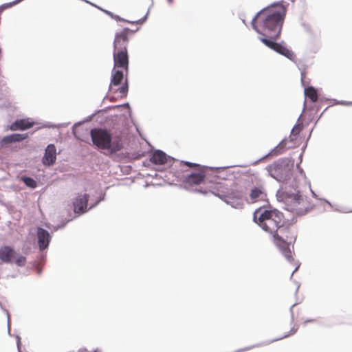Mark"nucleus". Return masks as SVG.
<instances>
[{
  "mask_svg": "<svg viewBox=\"0 0 352 352\" xmlns=\"http://www.w3.org/2000/svg\"><path fill=\"white\" fill-rule=\"evenodd\" d=\"M288 142L287 138L283 139L278 144L276 145L274 148L271 149L267 154L255 161L253 164H256L258 162L262 161L263 160L268 157H273L276 156L280 154H282L285 151L287 148V144Z\"/></svg>",
  "mask_w": 352,
  "mask_h": 352,
  "instance_id": "f3484780",
  "label": "nucleus"
},
{
  "mask_svg": "<svg viewBox=\"0 0 352 352\" xmlns=\"http://www.w3.org/2000/svg\"><path fill=\"white\" fill-rule=\"evenodd\" d=\"M100 203V200H96L94 204H91L89 207H88L89 210L94 208Z\"/></svg>",
  "mask_w": 352,
  "mask_h": 352,
  "instance_id": "c9c22d12",
  "label": "nucleus"
},
{
  "mask_svg": "<svg viewBox=\"0 0 352 352\" xmlns=\"http://www.w3.org/2000/svg\"><path fill=\"white\" fill-rule=\"evenodd\" d=\"M278 226V228L274 230V232L271 234L274 242L285 258L292 263L294 261L292 252L297 239V233L290 230V228L282 224L281 222Z\"/></svg>",
  "mask_w": 352,
  "mask_h": 352,
  "instance_id": "39448f33",
  "label": "nucleus"
},
{
  "mask_svg": "<svg viewBox=\"0 0 352 352\" xmlns=\"http://www.w3.org/2000/svg\"><path fill=\"white\" fill-rule=\"evenodd\" d=\"M321 98H323V102H326V101L331 100V99H329V98H326V97H324V96H322V95H321Z\"/></svg>",
  "mask_w": 352,
  "mask_h": 352,
  "instance_id": "3c124183",
  "label": "nucleus"
},
{
  "mask_svg": "<svg viewBox=\"0 0 352 352\" xmlns=\"http://www.w3.org/2000/svg\"><path fill=\"white\" fill-rule=\"evenodd\" d=\"M94 352H98V349L95 350Z\"/></svg>",
  "mask_w": 352,
  "mask_h": 352,
  "instance_id": "e2e57ef3",
  "label": "nucleus"
},
{
  "mask_svg": "<svg viewBox=\"0 0 352 352\" xmlns=\"http://www.w3.org/2000/svg\"><path fill=\"white\" fill-rule=\"evenodd\" d=\"M89 195L88 193H78L72 199V210L75 215L72 217L73 220L79 216L87 213L89 211L88 203L89 200Z\"/></svg>",
  "mask_w": 352,
  "mask_h": 352,
  "instance_id": "9d476101",
  "label": "nucleus"
},
{
  "mask_svg": "<svg viewBox=\"0 0 352 352\" xmlns=\"http://www.w3.org/2000/svg\"><path fill=\"white\" fill-rule=\"evenodd\" d=\"M123 107H127L128 108L129 115V116H131V113H132V111H131V109L130 107V104H129V103L128 102H124V103H123L122 104L108 106L107 107H104V109L96 110L94 113L88 116L87 117H86L83 120L75 122L73 126L72 127V131L73 135H74V137L76 138H78L77 135H76V127L77 126H80V124H83L85 122H88L91 121L96 114H97L98 113H100V112L107 113V111H109L111 109H122Z\"/></svg>",
  "mask_w": 352,
  "mask_h": 352,
  "instance_id": "9b49d317",
  "label": "nucleus"
},
{
  "mask_svg": "<svg viewBox=\"0 0 352 352\" xmlns=\"http://www.w3.org/2000/svg\"><path fill=\"white\" fill-rule=\"evenodd\" d=\"M329 107H331V105H329V107H326V108L324 109V111H323L320 113V115L319 116L318 119H319V118H320L322 117V116L323 115V113H324L327 110V109H328Z\"/></svg>",
  "mask_w": 352,
  "mask_h": 352,
  "instance_id": "de8ad7c7",
  "label": "nucleus"
},
{
  "mask_svg": "<svg viewBox=\"0 0 352 352\" xmlns=\"http://www.w3.org/2000/svg\"><path fill=\"white\" fill-rule=\"evenodd\" d=\"M316 322V319H307L305 321V324H307V323H311V322Z\"/></svg>",
  "mask_w": 352,
  "mask_h": 352,
  "instance_id": "79ce46f5",
  "label": "nucleus"
},
{
  "mask_svg": "<svg viewBox=\"0 0 352 352\" xmlns=\"http://www.w3.org/2000/svg\"><path fill=\"white\" fill-rule=\"evenodd\" d=\"M113 66H128L127 50L113 51Z\"/></svg>",
  "mask_w": 352,
  "mask_h": 352,
  "instance_id": "412c9836",
  "label": "nucleus"
},
{
  "mask_svg": "<svg viewBox=\"0 0 352 352\" xmlns=\"http://www.w3.org/2000/svg\"><path fill=\"white\" fill-rule=\"evenodd\" d=\"M280 183V187L276 191V197L278 201L285 204L283 208L290 212L295 211L297 216L307 214L311 208L298 207L304 202V197L299 189L297 177H292L289 180Z\"/></svg>",
  "mask_w": 352,
  "mask_h": 352,
  "instance_id": "f03ea898",
  "label": "nucleus"
},
{
  "mask_svg": "<svg viewBox=\"0 0 352 352\" xmlns=\"http://www.w3.org/2000/svg\"><path fill=\"white\" fill-rule=\"evenodd\" d=\"M33 244L30 241H25L23 242L21 250L23 253L28 254L31 252Z\"/></svg>",
  "mask_w": 352,
  "mask_h": 352,
  "instance_id": "bb28decb",
  "label": "nucleus"
},
{
  "mask_svg": "<svg viewBox=\"0 0 352 352\" xmlns=\"http://www.w3.org/2000/svg\"><path fill=\"white\" fill-rule=\"evenodd\" d=\"M285 14V8L280 3H277L272 4L270 8L261 10L253 17L251 24L253 29L260 35L259 40L265 45L294 60L296 55L287 47L285 43L276 42L280 35Z\"/></svg>",
  "mask_w": 352,
  "mask_h": 352,
  "instance_id": "f257e3e1",
  "label": "nucleus"
},
{
  "mask_svg": "<svg viewBox=\"0 0 352 352\" xmlns=\"http://www.w3.org/2000/svg\"><path fill=\"white\" fill-rule=\"evenodd\" d=\"M298 68L300 71V81L302 86L304 87L305 97L309 98L312 102H316V101L319 100L320 102L322 103L323 98H321V94L318 89L312 85L307 86V85L309 83V80H307L306 79V67H303L302 69H301L300 67Z\"/></svg>",
  "mask_w": 352,
  "mask_h": 352,
  "instance_id": "1a4fd4ad",
  "label": "nucleus"
},
{
  "mask_svg": "<svg viewBox=\"0 0 352 352\" xmlns=\"http://www.w3.org/2000/svg\"><path fill=\"white\" fill-rule=\"evenodd\" d=\"M296 284H297V287H296V292H295L296 294H297V292H298V289L300 288V284L299 283H296Z\"/></svg>",
  "mask_w": 352,
  "mask_h": 352,
  "instance_id": "864d4df0",
  "label": "nucleus"
},
{
  "mask_svg": "<svg viewBox=\"0 0 352 352\" xmlns=\"http://www.w3.org/2000/svg\"><path fill=\"white\" fill-rule=\"evenodd\" d=\"M3 312L6 314L7 316V327H8V334L11 336V333H10V315H9V313H8V311L6 309H3Z\"/></svg>",
  "mask_w": 352,
  "mask_h": 352,
  "instance_id": "473e14b6",
  "label": "nucleus"
},
{
  "mask_svg": "<svg viewBox=\"0 0 352 352\" xmlns=\"http://www.w3.org/2000/svg\"><path fill=\"white\" fill-rule=\"evenodd\" d=\"M104 197H105V194L104 193V194H102L97 200H100V202H101L102 201L104 200Z\"/></svg>",
  "mask_w": 352,
  "mask_h": 352,
  "instance_id": "37998d69",
  "label": "nucleus"
},
{
  "mask_svg": "<svg viewBox=\"0 0 352 352\" xmlns=\"http://www.w3.org/2000/svg\"><path fill=\"white\" fill-rule=\"evenodd\" d=\"M149 162H148V161H144L142 162V164H143L144 166H149Z\"/></svg>",
  "mask_w": 352,
  "mask_h": 352,
  "instance_id": "09e8293b",
  "label": "nucleus"
},
{
  "mask_svg": "<svg viewBox=\"0 0 352 352\" xmlns=\"http://www.w3.org/2000/svg\"><path fill=\"white\" fill-rule=\"evenodd\" d=\"M98 8L100 9L99 7H98ZM100 10H101V8H100ZM102 10L104 13H106L107 14L110 16L111 18H113V19H116L117 21H126V22L129 23H134L133 21H129L124 20V19L120 18L119 16L116 15V14H113L112 12H109L108 10H102Z\"/></svg>",
  "mask_w": 352,
  "mask_h": 352,
  "instance_id": "c85d7f7f",
  "label": "nucleus"
},
{
  "mask_svg": "<svg viewBox=\"0 0 352 352\" xmlns=\"http://www.w3.org/2000/svg\"><path fill=\"white\" fill-rule=\"evenodd\" d=\"M340 104L346 106H352V102H347L345 100H340Z\"/></svg>",
  "mask_w": 352,
  "mask_h": 352,
  "instance_id": "e433bc0d",
  "label": "nucleus"
},
{
  "mask_svg": "<svg viewBox=\"0 0 352 352\" xmlns=\"http://www.w3.org/2000/svg\"><path fill=\"white\" fill-rule=\"evenodd\" d=\"M322 200H323L326 204H327L328 205H329L330 206H332V204H331L329 201H328L327 199H323Z\"/></svg>",
  "mask_w": 352,
  "mask_h": 352,
  "instance_id": "8fccbe9b",
  "label": "nucleus"
},
{
  "mask_svg": "<svg viewBox=\"0 0 352 352\" xmlns=\"http://www.w3.org/2000/svg\"><path fill=\"white\" fill-rule=\"evenodd\" d=\"M36 235L39 250L43 251L47 250L52 239V235L49 231L41 226H38Z\"/></svg>",
  "mask_w": 352,
  "mask_h": 352,
  "instance_id": "4468645a",
  "label": "nucleus"
},
{
  "mask_svg": "<svg viewBox=\"0 0 352 352\" xmlns=\"http://www.w3.org/2000/svg\"><path fill=\"white\" fill-rule=\"evenodd\" d=\"M15 338H16V347H17L18 352H21V338L20 336H19V335H16Z\"/></svg>",
  "mask_w": 352,
  "mask_h": 352,
  "instance_id": "72a5a7b5",
  "label": "nucleus"
},
{
  "mask_svg": "<svg viewBox=\"0 0 352 352\" xmlns=\"http://www.w3.org/2000/svg\"><path fill=\"white\" fill-rule=\"evenodd\" d=\"M302 129V126H300V125H299L298 124H296L293 126L291 132H292V133H294L296 136H298L299 133L301 131Z\"/></svg>",
  "mask_w": 352,
  "mask_h": 352,
  "instance_id": "2f4dec72",
  "label": "nucleus"
},
{
  "mask_svg": "<svg viewBox=\"0 0 352 352\" xmlns=\"http://www.w3.org/2000/svg\"><path fill=\"white\" fill-rule=\"evenodd\" d=\"M312 131H313V129L311 130V131H310V133H309V136H308V138H307V141H308V140L310 138Z\"/></svg>",
  "mask_w": 352,
  "mask_h": 352,
  "instance_id": "4d7b16f0",
  "label": "nucleus"
},
{
  "mask_svg": "<svg viewBox=\"0 0 352 352\" xmlns=\"http://www.w3.org/2000/svg\"><path fill=\"white\" fill-rule=\"evenodd\" d=\"M133 32V31L128 28H124L122 31L116 32L113 42V51L127 50L128 36Z\"/></svg>",
  "mask_w": 352,
  "mask_h": 352,
  "instance_id": "ddd939ff",
  "label": "nucleus"
},
{
  "mask_svg": "<svg viewBox=\"0 0 352 352\" xmlns=\"http://www.w3.org/2000/svg\"><path fill=\"white\" fill-rule=\"evenodd\" d=\"M89 135L92 145L104 155L116 154L124 148L122 135L104 126L91 129Z\"/></svg>",
  "mask_w": 352,
  "mask_h": 352,
  "instance_id": "7ed1b4c3",
  "label": "nucleus"
},
{
  "mask_svg": "<svg viewBox=\"0 0 352 352\" xmlns=\"http://www.w3.org/2000/svg\"><path fill=\"white\" fill-rule=\"evenodd\" d=\"M17 256L14 248L5 245L0 248V260L4 263H12Z\"/></svg>",
  "mask_w": 352,
  "mask_h": 352,
  "instance_id": "a211bd4d",
  "label": "nucleus"
},
{
  "mask_svg": "<svg viewBox=\"0 0 352 352\" xmlns=\"http://www.w3.org/2000/svg\"><path fill=\"white\" fill-rule=\"evenodd\" d=\"M72 220H73V219H69L66 221L61 222L59 224H57L56 226H52V228H51L52 232H56V231L58 230L59 229H62V228H65V226L67 225V223Z\"/></svg>",
  "mask_w": 352,
  "mask_h": 352,
  "instance_id": "cd10ccee",
  "label": "nucleus"
},
{
  "mask_svg": "<svg viewBox=\"0 0 352 352\" xmlns=\"http://www.w3.org/2000/svg\"><path fill=\"white\" fill-rule=\"evenodd\" d=\"M253 346H249V347H247V348H244V349H239L234 352H243V351H245L246 350H248V349H252Z\"/></svg>",
  "mask_w": 352,
  "mask_h": 352,
  "instance_id": "a19ab883",
  "label": "nucleus"
},
{
  "mask_svg": "<svg viewBox=\"0 0 352 352\" xmlns=\"http://www.w3.org/2000/svg\"><path fill=\"white\" fill-rule=\"evenodd\" d=\"M298 172L300 174V175L304 178V179H306V175H305V172L304 171V170L301 168L300 169H298Z\"/></svg>",
  "mask_w": 352,
  "mask_h": 352,
  "instance_id": "58836bf2",
  "label": "nucleus"
},
{
  "mask_svg": "<svg viewBox=\"0 0 352 352\" xmlns=\"http://www.w3.org/2000/svg\"><path fill=\"white\" fill-rule=\"evenodd\" d=\"M297 305L296 302H295L294 304H293L290 309H289V312L291 314V324H292L294 321V311H293V308Z\"/></svg>",
  "mask_w": 352,
  "mask_h": 352,
  "instance_id": "f704fd0d",
  "label": "nucleus"
},
{
  "mask_svg": "<svg viewBox=\"0 0 352 352\" xmlns=\"http://www.w3.org/2000/svg\"><path fill=\"white\" fill-rule=\"evenodd\" d=\"M34 124V122L32 121L30 118L16 119L11 124L8 125L6 126V129H10L11 131H25L32 128Z\"/></svg>",
  "mask_w": 352,
  "mask_h": 352,
  "instance_id": "6ab92c4d",
  "label": "nucleus"
},
{
  "mask_svg": "<svg viewBox=\"0 0 352 352\" xmlns=\"http://www.w3.org/2000/svg\"><path fill=\"white\" fill-rule=\"evenodd\" d=\"M20 180L28 188L35 189L38 186L37 181L32 177L28 175H21Z\"/></svg>",
  "mask_w": 352,
  "mask_h": 352,
  "instance_id": "5701e85b",
  "label": "nucleus"
},
{
  "mask_svg": "<svg viewBox=\"0 0 352 352\" xmlns=\"http://www.w3.org/2000/svg\"><path fill=\"white\" fill-rule=\"evenodd\" d=\"M56 147L54 144H49L45 149L43 156L41 159L43 165L45 167H50L53 166L56 161Z\"/></svg>",
  "mask_w": 352,
  "mask_h": 352,
  "instance_id": "2eb2a0df",
  "label": "nucleus"
},
{
  "mask_svg": "<svg viewBox=\"0 0 352 352\" xmlns=\"http://www.w3.org/2000/svg\"><path fill=\"white\" fill-rule=\"evenodd\" d=\"M306 147H307V144H305L304 146H302V148H301V149H302V153H303V152L305 151V150Z\"/></svg>",
  "mask_w": 352,
  "mask_h": 352,
  "instance_id": "5fc2aeb1",
  "label": "nucleus"
},
{
  "mask_svg": "<svg viewBox=\"0 0 352 352\" xmlns=\"http://www.w3.org/2000/svg\"><path fill=\"white\" fill-rule=\"evenodd\" d=\"M283 218V213L270 204L258 207L253 213V221L270 234L278 228Z\"/></svg>",
  "mask_w": 352,
  "mask_h": 352,
  "instance_id": "20e7f679",
  "label": "nucleus"
},
{
  "mask_svg": "<svg viewBox=\"0 0 352 352\" xmlns=\"http://www.w3.org/2000/svg\"><path fill=\"white\" fill-rule=\"evenodd\" d=\"M68 124H69V123H63V124H58V125L56 126V125L52 124H51V123H50V122H46V123L43 125V126H44V127H46V128H50H50L54 129V128H56H56H59V127H61V126H64V127H65V126H68Z\"/></svg>",
  "mask_w": 352,
  "mask_h": 352,
  "instance_id": "7c9ffc66",
  "label": "nucleus"
},
{
  "mask_svg": "<svg viewBox=\"0 0 352 352\" xmlns=\"http://www.w3.org/2000/svg\"><path fill=\"white\" fill-rule=\"evenodd\" d=\"M300 264L298 263L297 265V266L295 267V269L294 270V271L292 272V274L290 276V279L292 278L294 274L298 270V268L300 267Z\"/></svg>",
  "mask_w": 352,
  "mask_h": 352,
  "instance_id": "ea45409f",
  "label": "nucleus"
},
{
  "mask_svg": "<svg viewBox=\"0 0 352 352\" xmlns=\"http://www.w3.org/2000/svg\"><path fill=\"white\" fill-rule=\"evenodd\" d=\"M167 1H168V2L170 4L173 3V0H167Z\"/></svg>",
  "mask_w": 352,
  "mask_h": 352,
  "instance_id": "052dcab7",
  "label": "nucleus"
},
{
  "mask_svg": "<svg viewBox=\"0 0 352 352\" xmlns=\"http://www.w3.org/2000/svg\"><path fill=\"white\" fill-rule=\"evenodd\" d=\"M310 191H311L312 197L314 198H317V195H316V192L314 190H312L311 188H310Z\"/></svg>",
  "mask_w": 352,
  "mask_h": 352,
  "instance_id": "49530a36",
  "label": "nucleus"
},
{
  "mask_svg": "<svg viewBox=\"0 0 352 352\" xmlns=\"http://www.w3.org/2000/svg\"><path fill=\"white\" fill-rule=\"evenodd\" d=\"M294 160L292 157H281L267 165L265 168L268 175L278 182L289 180L293 176Z\"/></svg>",
  "mask_w": 352,
  "mask_h": 352,
  "instance_id": "0eeeda50",
  "label": "nucleus"
},
{
  "mask_svg": "<svg viewBox=\"0 0 352 352\" xmlns=\"http://www.w3.org/2000/svg\"><path fill=\"white\" fill-rule=\"evenodd\" d=\"M251 203H255L258 201H265L269 204L267 200V193L263 186H256L252 188L250 193Z\"/></svg>",
  "mask_w": 352,
  "mask_h": 352,
  "instance_id": "aec40b11",
  "label": "nucleus"
},
{
  "mask_svg": "<svg viewBox=\"0 0 352 352\" xmlns=\"http://www.w3.org/2000/svg\"><path fill=\"white\" fill-rule=\"evenodd\" d=\"M181 164H185L188 167H190L192 166L199 167V170L192 171L190 173L184 176V182L186 184H188L189 186L199 185L201 183L205 182L206 180L208 179V176H207L206 171L207 170H211L214 175V179L212 180H210V182L211 183L218 184V182L216 180L217 179H219V177L217 176V174L219 173L221 170L228 167V166L212 167V166H201L200 164H199L192 163V162H190L188 161H184V160H182Z\"/></svg>",
  "mask_w": 352,
  "mask_h": 352,
  "instance_id": "423d86ee",
  "label": "nucleus"
},
{
  "mask_svg": "<svg viewBox=\"0 0 352 352\" xmlns=\"http://www.w3.org/2000/svg\"><path fill=\"white\" fill-rule=\"evenodd\" d=\"M129 67H113L111 75L110 87L121 85L118 91L122 97H126L129 91Z\"/></svg>",
  "mask_w": 352,
  "mask_h": 352,
  "instance_id": "6e6552de",
  "label": "nucleus"
},
{
  "mask_svg": "<svg viewBox=\"0 0 352 352\" xmlns=\"http://www.w3.org/2000/svg\"><path fill=\"white\" fill-rule=\"evenodd\" d=\"M331 100L333 102V104H340V100L337 99H332Z\"/></svg>",
  "mask_w": 352,
  "mask_h": 352,
  "instance_id": "a18cd8bd",
  "label": "nucleus"
},
{
  "mask_svg": "<svg viewBox=\"0 0 352 352\" xmlns=\"http://www.w3.org/2000/svg\"><path fill=\"white\" fill-rule=\"evenodd\" d=\"M177 160L160 149H155L149 153V162L154 165H164L170 166Z\"/></svg>",
  "mask_w": 352,
  "mask_h": 352,
  "instance_id": "f8f14e48",
  "label": "nucleus"
},
{
  "mask_svg": "<svg viewBox=\"0 0 352 352\" xmlns=\"http://www.w3.org/2000/svg\"><path fill=\"white\" fill-rule=\"evenodd\" d=\"M302 155H303V153H301L300 154L299 157H298L299 160H300V163H301V162H302Z\"/></svg>",
  "mask_w": 352,
  "mask_h": 352,
  "instance_id": "603ef678",
  "label": "nucleus"
},
{
  "mask_svg": "<svg viewBox=\"0 0 352 352\" xmlns=\"http://www.w3.org/2000/svg\"><path fill=\"white\" fill-rule=\"evenodd\" d=\"M298 136H296L294 133H290L289 136L287 138L288 139V142L287 144V148H292L296 146V139Z\"/></svg>",
  "mask_w": 352,
  "mask_h": 352,
  "instance_id": "393cba45",
  "label": "nucleus"
},
{
  "mask_svg": "<svg viewBox=\"0 0 352 352\" xmlns=\"http://www.w3.org/2000/svg\"><path fill=\"white\" fill-rule=\"evenodd\" d=\"M41 272H42V270H41V269L37 271V274L38 275H40L41 274Z\"/></svg>",
  "mask_w": 352,
  "mask_h": 352,
  "instance_id": "13d9d810",
  "label": "nucleus"
},
{
  "mask_svg": "<svg viewBox=\"0 0 352 352\" xmlns=\"http://www.w3.org/2000/svg\"><path fill=\"white\" fill-rule=\"evenodd\" d=\"M28 138V133H14L6 135L0 139V150L12 143L21 142Z\"/></svg>",
  "mask_w": 352,
  "mask_h": 352,
  "instance_id": "dca6fc26",
  "label": "nucleus"
},
{
  "mask_svg": "<svg viewBox=\"0 0 352 352\" xmlns=\"http://www.w3.org/2000/svg\"><path fill=\"white\" fill-rule=\"evenodd\" d=\"M297 331H298V327H293L290 329L289 331L287 333L283 335L281 337L274 338V339L269 341L268 343H272L274 342H276V341L280 340L282 339L286 338L292 335L295 334L297 332Z\"/></svg>",
  "mask_w": 352,
  "mask_h": 352,
  "instance_id": "b1692460",
  "label": "nucleus"
},
{
  "mask_svg": "<svg viewBox=\"0 0 352 352\" xmlns=\"http://www.w3.org/2000/svg\"><path fill=\"white\" fill-rule=\"evenodd\" d=\"M335 210L336 211H339V212H349V211H346V210H341V209L339 208V207H336L335 208ZM351 212H352V210Z\"/></svg>",
  "mask_w": 352,
  "mask_h": 352,
  "instance_id": "c03bdc74",
  "label": "nucleus"
},
{
  "mask_svg": "<svg viewBox=\"0 0 352 352\" xmlns=\"http://www.w3.org/2000/svg\"><path fill=\"white\" fill-rule=\"evenodd\" d=\"M134 158L139 159L140 157L137 155V156H135Z\"/></svg>",
  "mask_w": 352,
  "mask_h": 352,
  "instance_id": "680f3d73",
  "label": "nucleus"
},
{
  "mask_svg": "<svg viewBox=\"0 0 352 352\" xmlns=\"http://www.w3.org/2000/svg\"><path fill=\"white\" fill-rule=\"evenodd\" d=\"M195 191L201 193V194H206L207 191L206 190H203L201 188H197L195 189Z\"/></svg>",
  "mask_w": 352,
  "mask_h": 352,
  "instance_id": "4c0bfd02",
  "label": "nucleus"
},
{
  "mask_svg": "<svg viewBox=\"0 0 352 352\" xmlns=\"http://www.w3.org/2000/svg\"><path fill=\"white\" fill-rule=\"evenodd\" d=\"M217 197L224 200L227 204H230L232 207L236 208L241 205V203L240 202L241 199V195L239 194L234 195L233 193H230L227 196H222L218 194L217 195Z\"/></svg>",
  "mask_w": 352,
  "mask_h": 352,
  "instance_id": "4be33fe9",
  "label": "nucleus"
},
{
  "mask_svg": "<svg viewBox=\"0 0 352 352\" xmlns=\"http://www.w3.org/2000/svg\"><path fill=\"white\" fill-rule=\"evenodd\" d=\"M14 262L19 267H23L25 265L26 258L23 256H16Z\"/></svg>",
  "mask_w": 352,
  "mask_h": 352,
  "instance_id": "c756f323",
  "label": "nucleus"
},
{
  "mask_svg": "<svg viewBox=\"0 0 352 352\" xmlns=\"http://www.w3.org/2000/svg\"><path fill=\"white\" fill-rule=\"evenodd\" d=\"M294 213H296L295 211L293 212ZM297 215L293 216L290 219H285L281 221V223L283 225H285L287 228H290L291 226L294 225L297 222Z\"/></svg>",
  "mask_w": 352,
  "mask_h": 352,
  "instance_id": "a878e982",
  "label": "nucleus"
},
{
  "mask_svg": "<svg viewBox=\"0 0 352 352\" xmlns=\"http://www.w3.org/2000/svg\"><path fill=\"white\" fill-rule=\"evenodd\" d=\"M45 257H46V255H45V254H43V255H41V258H42V259H43V260H44V259L45 258Z\"/></svg>",
  "mask_w": 352,
  "mask_h": 352,
  "instance_id": "bf43d9fd",
  "label": "nucleus"
},
{
  "mask_svg": "<svg viewBox=\"0 0 352 352\" xmlns=\"http://www.w3.org/2000/svg\"><path fill=\"white\" fill-rule=\"evenodd\" d=\"M300 162L296 164V168H297L298 170V169H300V168H301V167H300Z\"/></svg>",
  "mask_w": 352,
  "mask_h": 352,
  "instance_id": "6e6d98bb",
  "label": "nucleus"
}]
</instances>
